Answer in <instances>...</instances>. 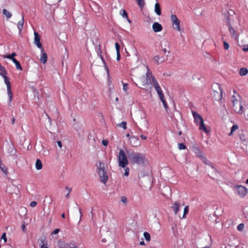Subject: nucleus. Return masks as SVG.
Returning <instances> with one entry per match:
<instances>
[{"mask_svg":"<svg viewBox=\"0 0 248 248\" xmlns=\"http://www.w3.org/2000/svg\"><path fill=\"white\" fill-rule=\"evenodd\" d=\"M127 123L126 122H123L120 124H117V126L119 127H122L124 129H126Z\"/></svg>","mask_w":248,"mask_h":248,"instance_id":"f704fd0d","label":"nucleus"},{"mask_svg":"<svg viewBox=\"0 0 248 248\" xmlns=\"http://www.w3.org/2000/svg\"><path fill=\"white\" fill-rule=\"evenodd\" d=\"M238 129V126L237 124H234L231 128V132L229 134V136L232 135L234 131Z\"/></svg>","mask_w":248,"mask_h":248,"instance_id":"473e14b6","label":"nucleus"},{"mask_svg":"<svg viewBox=\"0 0 248 248\" xmlns=\"http://www.w3.org/2000/svg\"><path fill=\"white\" fill-rule=\"evenodd\" d=\"M140 138L143 140H145L146 139V137L144 136V135H140Z\"/></svg>","mask_w":248,"mask_h":248,"instance_id":"e2e57ef3","label":"nucleus"},{"mask_svg":"<svg viewBox=\"0 0 248 248\" xmlns=\"http://www.w3.org/2000/svg\"><path fill=\"white\" fill-rule=\"evenodd\" d=\"M160 46L161 47V50L163 51L164 54H169L170 53V44L169 42L166 40L164 39L162 40L160 42Z\"/></svg>","mask_w":248,"mask_h":248,"instance_id":"9d476101","label":"nucleus"},{"mask_svg":"<svg viewBox=\"0 0 248 248\" xmlns=\"http://www.w3.org/2000/svg\"><path fill=\"white\" fill-rule=\"evenodd\" d=\"M180 207V204L177 202H174L172 206V208L175 215H176L179 211Z\"/></svg>","mask_w":248,"mask_h":248,"instance_id":"4be33fe9","label":"nucleus"},{"mask_svg":"<svg viewBox=\"0 0 248 248\" xmlns=\"http://www.w3.org/2000/svg\"><path fill=\"white\" fill-rule=\"evenodd\" d=\"M135 120L141 126H145L147 124L145 113L142 110H138L134 114Z\"/></svg>","mask_w":248,"mask_h":248,"instance_id":"39448f33","label":"nucleus"},{"mask_svg":"<svg viewBox=\"0 0 248 248\" xmlns=\"http://www.w3.org/2000/svg\"><path fill=\"white\" fill-rule=\"evenodd\" d=\"M222 213H223L222 208L221 207H217L216 208V210L215 212V215L219 216L221 215Z\"/></svg>","mask_w":248,"mask_h":248,"instance_id":"2f4dec72","label":"nucleus"},{"mask_svg":"<svg viewBox=\"0 0 248 248\" xmlns=\"http://www.w3.org/2000/svg\"><path fill=\"white\" fill-rule=\"evenodd\" d=\"M241 47H242V50L244 51L247 52L248 51V45H239Z\"/></svg>","mask_w":248,"mask_h":248,"instance_id":"a18cd8bd","label":"nucleus"},{"mask_svg":"<svg viewBox=\"0 0 248 248\" xmlns=\"http://www.w3.org/2000/svg\"><path fill=\"white\" fill-rule=\"evenodd\" d=\"M15 64L16 68L17 70H22V67L20 65V62L16 59H13L12 61Z\"/></svg>","mask_w":248,"mask_h":248,"instance_id":"c756f323","label":"nucleus"},{"mask_svg":"<svg viewBox=\"0 0 248 248\" xmlns=\"http://www.w3.org/2000/svg\"><path fill=\"white\" fill-rule=\"evenodd\" d=\"M143 236L146 241H149L150 240L151 237L150 234L148 232H144L143 233Z\"/></svg>","mask_w":248,"mask_h":248,"instance_id":"4c0bfd02","label":"nucleus"},{"mask_svg":"<svg viewBox=\"0 0 248 248\" xmlns=\"http://www.w3.org/2000/svg\"><path fill=\"white\" fill-rule=\"evenodd\" d=\"M153 29L155 32H157L162 30L161 25L157 22H155L153 24Z\"/></svg>","mask_w":248,"mask_h":248,"instance_id":"6ab92c4d","label":"nucleus"},{"mask_svg":"<svg viewBox=\"0 0 248 248\" xmlns=\"http://www.w3.org/2000/svg\"><path fill=\"white\" fill-rule=\"evenodd\" d=\"M128 89V87H127V84H124L123 85V90L124 91H126Z\"/></svg>","mask_w":248,"mask_h":248,"instance_id":"bf43d9fd","label":"nucleus"},{"mask_svg":"<svg viewBox=\"0 0 248 248\" xmlns=\"http://www.w3.org/2000/svg\"><path fill=\"white\" fill-rule=\"evenodd\" d=\"M147 72L146 74V77H143L137 81L140 88H144L146 87L147 85L151 84L152 81H153V77H155L148 68H147Z\"/></svg>","mask_w":248,"mask_h":248,"instance_id":"423d86ee","label":"nucleus"},{"mask_svg":"<svg viewBox=\"0 0 248 248\" xmlns=\"http://www.w3.org/2000/svg\"><path fill=\"white\" fill-rule=\"evenodd\" d=\"M239 73L241 76H244L248 73V70L246 68L243 67L240 69Z\"/></svg>","mask_w":248,"mask_h":248,"instance_id":"cd10ccee","label":"nucleus"},{"mask_svg":"<svg viewBox=\"0 0 248 248\" xmlns=\"http://www.w3.org/2000/svg\"><path fill=\"white\" fill-rule=\"evenodd\" d=\"M117 53V58H116V60L117 61H120V52H116Z\"/></svg>","mask_w":248,"mask_h":248,"instance_id":"4d7b16f0","label":"nucleus"},{"mask_svg":"<svg viewBox=\"0 0 248 248\" xmlns=\"http://www.w3.org/2000/svg\"><path fill=\"white\" fill-rule=\"evenodd\" d=\"M96 166L101 182L106 184L108 180V176L105 164L100 161H98L96 163Z\"/></svg>","mask_w":248,"mask_h":248,"instance_id":"7ed1b4c3","label":"nucleus"},{"mask_svg":"<svg viewBox=\"0 0 248 248\" xmlns=\"http://www.w3.org/2000/svg\"><path fill=\"white\" fill-rule=\"evenodd\" d=\"M121 202L124 203V204H126L127 202V198L125 196H122L121 197Z\"/></svg>","mask_w":248,"mask_h":248,"instance_id":"37998d69","label":"nucleus"},{"mask_svg":"<svg viewBox=\"0 0 248 248\" xmlns=\"http://www.w3.org/2000/svg\"><path fill=\"white\" fill-rule=\"evenodd\" d=\"M21 228H22V231H23V232H25V228H26V226H25V224H23L22 225Z\"/></svg>","mask_w":248,"mask_h":248,"instance_id":"680f3d73","label":"nucleus"},{"mask_svg":"<svg viewBox=\"0 0 248 248\" xmlns=\"http://www.w3.org/2000/svg\"><path fill=\"white\" fill-rule=\"evenodd\" d=\"M188 212V206H187L185 207L184 208V215L183 216V218L185 217L186 215L187 214Z\"/></svg>","mask_w":248,"mask_h":248,"instance_id":"c03bdc74","label":"nucleus"},{"mask_svg":"<svg viewBox=\"0 0 248 248\" xmlns=\"http://www.w3.org/2000/svg\"><path fill=\"white\" fill-rule=\"evenodd\" d=\"M1 239H3L4 240V242H7V238L6 237V233H3L1 237Z\"/></svg>","mask_w":248,"mask_h":248,"instance_id":"5fc2aeb1","label":"nucleus"},{"mask_svg":"<svg viewBox=\"0 0 248 248\" xmlns=\"http://www.w3.org/2000/svg\"><path fill=\"white\" fill-rule=\"evenodd\" d=\"M60 231V230L58 228L56 229L51 232V235H54L58 233Z\"/></svg>","mask_w":248,"mask_h":248,"instance_id":"3c124183","label":"nucleus"},{"mask_svg":"<svg viewBox=\"0 0 248 248\" xmlns=\"http://www.w3.org/2000/svg\"><path fill=\"white\" fill-rule=\"evenodd\" d=\"M1 76L3 78L4 82L7 86V93L9 98V102H11L12 101L13 94L11 89L10 82L6 76H4L3 74H1Z\"/></svg>","mask_w":248,"mask_h":248,"instance_id":"9b49d317","label":"nucleus"},{"mask_svg":"<svg viewBox=\"0 0 248 248\" xmlns=\"http://www.w3.org/2000/svg\"><path fill=\"white\" fill-rule=\"evenodd\" d=\"M224 48L225 49L227 50L229 48V45L228 43L225 41L223 42Z\"/></svg>","mask_w":248,"mask_h":248,"instance_id":"09e8293b","label":"nucleus"},{"mask_svg":"<svg viewBox=\"0 0 248 248\" xmlns=\"http://www.w3.org/2000/svg\"><path fill=\"white\" fill-rule=\"evenodd\" d=\"M24 22V16H22L21 19L20 21H19L17 23V28L20 32L22 31V30L23 29Z\"/></svg>","mask_w":248,"mask_h":248,"instance_id":"412c9836","label":"nucleus"},{"mask_svg":"<svg viewBox=\"0 0 248 248\" xmlns=\"http://www.w3.org/2000/svg\"><path fill=\"white\" fill-rule=\"evenodd\" d=\"M192 150L197 157H199L204 164L210 165L213 168L212 164L208 160L203 153L198 147H193Z\"/></svg>","mask_w":248,"mask_h":248,"instance_id":"0eeeda50","label":"nucleus"},{"mask_svg":"<svg viewBox=\"0 0 248 248\" xmlns=\"http://www.w3.org/2000/svg\"><path fill=\"white\" fill-rule=\"evenodd\" d=\"M131 140V142H136V143H134V146H136L139 144V139L138 138H136L135 137H133L131 138H130Z\"/></svg>","mask_w":248,"mask_h":248,"instance_id":"72a5a7b5","label":"nucleus"},{"mask_svg":"<svg viewBox=\"0 0 248 248\" xmlns=\"http://www.w3.org/2000/svg\"><path fill=\"white\" fill-rule=\"evenodd\" d=\"M153 84L154 86V87L156 91L157 92L158 94L159 97L160 98L162 97V98L163 96H164L163 93L162 92L161 88L159 86V84L155 77H153Z\"/></svg>","mask_w":248,"mask_h":248,"instance_id":"2eb2a0df","label":"nucleus"},{"mask_svg":"<svg viewBox=\"0 0 248 248\" xmlns=\"http://www.w3.org/2000/svg\"><path fill=\"white\" fill-rule=\"evenodd\" d=\"M48 118L49 122L50 123V124H51V122H52V120H51V118L49 116H48Z\"/></svg>","mask_w":248,"mask_h":248,"instance_id":"69168bd1","label":"nucleus"},{"mask_svg":"<svg viewBox=\"0 0 248 248\" xmlns=\"http://www.w3.org/2000/svg\"><path fill=\"white\" fill-rule=\"evenodd\" d=\"M103 145L107 146L108 144V141L107 140H103L102 141Z\"/></svg>","mask_w":248,"mask_h":248,"instance_id":"6e6d98bb","label":"nucleus"},{"mask_svg":"<svg viewBox=\"0 0 248 248\" xmlns=\"http://www.w3.org/2000/svg\"><path fill=\"white\" fill-rule=\"evenodd\" d=\"M153 60L157 64L162 63L167 60L165 59L164 57H160L159 55L155 56L153 58Z\"/></svg>","mask_w":248,"mask_h":248,"instance_id":"a211bd4d","label":"nucleus"},{"mask_svg":"<svg viewBox=\"0 0 248 248\" xmlns=\"http://www.w3.org/2000/svg\"><path fill=\"white\" fill-rule=\"evenodd\" d=\"M192 114L194 118L195 122L198 124L202 122L203 120L202 116L196 112L192 111Z\"/></svg>","mask_w":248,"mask_h":248,"instance_id":"f3484780","label":"nucleus"},{"mask_svg":"<svg viewBox=\"0 0 248 248\" xmlns=\"http://www.w3.org/2000/svg\"><path fill=\"white\" fill-rule=\"evenodd\" d=\"M120 14L124 17L127 18L128 16L126 11L125 10H122L120 12Z\"/></svg>","mask_w":248,"mask_h":248,"instance_id":"ea45409f","label":"nucleus"},{"mask_svg":"<svg viewBox=\"0 0 248 248\" xmlns=\"http://www.w3.org/2000/svg\"><path fill=\"white\" fill-rule=\"evenodd\" d=\"M41 245L40 248H48L47 241L46 238L41 239Z\"/></svg>","mask_w":248,"mask_h":248,"instance_id":"5701e85b","label":"nucleus"},{"mask_svg":"<svg viewBox=\"0 0 248 248\" xmlns=\"http://www.w3.org/2000/svg\"><path fill=\"white\" fill-rule=\"evenodd\" d=\"M65 189L67 190L68 192H67V194L66 195V197L67 198H69V195H70V193L71 192V190H72V188H70V187H68L67 186H66L65 187Z\"/></svg>","mask_w":248,"mask_h":248,"instance_id":"49530a36","label":"nucleus"},{"mask_svg":"<svg viewBox=\"0 0 248 248\" xmlns=\"http://www.w3.org/2000/svg\"><path fill=\"white\" fill-rule=\"evenodd\" d=\"M227 25L229 28V31L233 38L235 39H237V35L235 31L240 25L239 21L237 16H228L227 18Z\"/></svg>","mask_w":248,"mask_h":248,"instance_id":"f257e3e1","label":"nucleus"},{"mask_svg":"<svg viewBox=\"0 0 248 248\" xmlns=\"http://www.w3.org/2000/svg\"><path fill=\"white\" fill-rule=\"evenodd\" d=\"M72 245H73V244L65 243L64 241L61 240L58 242V247L59 248H72Z\"/></svg>","mask_w":248,"mask_h":248,"instance_id":"dca6fc26","label":"nucleus"},{"mask_svg":"<svg viewBox=\"0 0 248 248\" xmlns=\"http://www.w3.org/2000/svg\"><path fill=\"white\" fill-rule=\"evenodd\" d=\"M8 153L11 155H14L16 154V151L14 146L11 144L10 145L8 149Z\"/></svg>","mask_w":248,"mask_h":248,"instance_id":"b1692460","label":"nucleus"},{"mask_svg":"<svg viewBox=\"0 0 248 248\" xmlns=\"http://www.w3.org/2000/svg\"><path fill=\"white\" fill-rule=\"evenodd\" d=\"M244 228V224L243 223H241L239 224L237 227V230L239 231H242Z\"/></svg>","mask_w":248,"mask_h":248,"instance_id":"79ce46f5","label":"nucleus"},{"mask_svg":"<svg viewBox=\"0 0 248 248\" xmlns=\"http://www.w3.org/2000/svg\"><path fill=\"white\" fill-rule=\"evenodd\" d=\"M198 124H199V129L200 130H202L206 133L208 132V130L204 124L203 120L202 122H200Z\"/></svg>","mask_w":248,"mask_h":248,"instance_id":"a878e982","label":"nucleus"},{"mask_svg":"<svg viewBox=\"0 0 248 248\" xmlns=\"http://www.w3.org/2000/svg\"><path fill=\"white\" fill-rule=\"evenodd\" d=\"M101 59L102 60V61H103V62L104 63V64H105V68H106V69L107 72L108 74V71H109L108 68L106 64V62H105V61H104V59L103 58V57H102V56H101Z\"/></svg>","mask_w":248,"mask_h":248,"instance_id":"603ef678","label":"nucleus"},{"mask_svg":"<svg viewBox=\"0 0 248 248\" xmlns=\"http://www.w3.org/2000/svg\"><path fill=\"white\" fill-rule=\"evenodd\" d=\"M178 146L179 150L185 149L186 148V146L184 143H179L178 144Z\"/></svg>","mask_w":248,"mask_h":248,"instance_id":"a19ab883","label":"nucleus"},{"mask_svg":"<svg viewBox=\"0 0 248 248\" xmlns=\"http://www.w3.org/2000/svg\"><path fill=\"white\" fill-rule=\"evenodd\" d=\"M126 153L131 163L138 165L144 164L146 158L144 155L137 152H130L127 151H126Z\"/></svg>","mask_w":248,"mask_h":248,"instance_id":"f03ea898","label":"nucleus"},{"mask_svg":"<svg viewBox=\"0 0 248 248\" xmlns=\"http://www.w3.org/2000/svg\"><path fill=\"white\" fill-rule=\"evenodd\" d=\"M115 46L116 49V52H120V46L118 43L115 44Z\"/></svg>","mask_w":248,"mask_h":248,"instance_id":"8fccbe9b","label":"nucleus"},{"mask_svg":"<svg viewBox=\"0 0 248 248\" xmlns=\"http://www.w3.org/2000/svg\"><path fill=\"white\" fill-rule=\"evenodd\" d=\"M16 55V53L15 52L12 53L10 55H5L3 56V57L4 58H7L11 59L12 61H13V59L14 58V57Z\"/></svg>","mask_w":248,"mask_h":248,"instance_id":"7c9ffc66","label":"nucleus"},{"mask_svg":"<svg viewBox=\"0 0 248 248\" xmlns=\"http://www.w3.org/2000/svg\"><path fill=\"white\" fill-rule=\"evenodd\" d=\"M79 214H80V219H79V221H80L81 220V218L82 217V212H81L80 208H79Z\"/></svg>","mask_w":248,"mask_h":248,"instance_id":"0e129e2a","label":"nucleus"},{"mask_svg":"<svg viewBox=\"0 0 248 248\" xmlns=\"http://www.w3.org/2000/svg\"><path fill=\"white\" fill-rule=\"evenodd\" d=\"M34 43L36 46L40 48L41 51H44V48L42 46V45L40 42V37L39 34L37 32H34Z\"/></svg>","mask_w":248,"mask_h":248,"instance_id":"4468645a","label":"nucleus"},{"mask_svg":"<svg viewBox=\"0 0 248 248\" xmlns=\"http://www.w3.org/2000/svg\"><path fill=\"white\" fill-rule=\"evenodd\" d=\"M0 168L1 170L6 175L7 173V169L5 166H1L0 160Z\"/></svg>","mask_w":248,"mask_h":248,"instance_id":"e433bc0d","label":"nucleus"},{"mask_svg":"<svg viewBox=\"0 0 248 248\" xmlns=\"http://www.w3.org/2000/svg\"><path fill=\"white\" fill-rule=\"evenodd\" d=\"M237 194L241 197H245L247 193V189L241 185H237L234 187Z\"/></svg>","mask_w":248,"mask_h":248,"instance_id":"ddd939ff","label":"nucleus"},{"mask_svg":"<svg viewBox=\"0 0 248 248\" xmlns=\"http://www.w3.org/2000/svg\"><path fill=\"white\" fill-rule=\"evenodd\" d=\"M129 169L128 167H125L124 168V175L127 176L129 175Z\"/></svg>","mask_w":248,"mask_h":248,"instance_id":"de8ad7c7","label":"nucleus"},{"mask_svg":"<svg viewBox=\"0 0 248 248\" xmlns=\"http://www.w3.org/2000/svg\"><path fill=\"white\" fill-rule=\"evenodd\" d=\"M239 99L240 96L238 95H233L232 96V109L235 112L242 114L244 112V108L241 105Z\"/></svg>","mask_w":248,"mask_h":248,"instance_id":"20e7f679","label":"nucleus"},{"mask_svg":"<svg viewBox=\"0 0 248 248\" xmlns=\"http://www.w3.org/2000/svg\"><path fill=\"white\" fill-rule=\"evenodd\" d=\"M213 88L214 89H217V91H215V93H213L214 97L216 100H221L222 98V91L221 89L220 85L218 84H215Z\"/></svg>","mask_w":248,"mask_h":248,"instance_id":"1a4fd4ad","label":"nucleus"},{"mask_svg":"<svg viewBox=\"0 0 248 248\" xmlns=\"http://www.w3.org/2000/svg\"><path fill=\"white\" fill-rule=\"evenodd\" d=\"M128 164V160L124 151L120 150L118 155L119 166L124 168Z\"/></svg>","mask_w":248,"mask_h":248,"instance_id":"6e6552de","label":"nucleus"},{"mask_svg":"<svg viewBox=\"0 0 248 248\" xmlns=\"http://www.w3.org/2000/svg\"><path fill=\"white\" fill-rule=\"evenodd\" d=\"M160 98L162 102L163 103V105H164L166 110H167V109L168 108V107L167 103L165 100L164 96H163L162 98L161 97Z\"/></svg>","mask_w":248,"mask_h":248,"instance_id":"58836bf2","label":"nucleus"},{"mask_svg":"<svg viewBox=\"0 0 248 248\" xmlns=\"http://www.w3.org/2000/svg\"><path fill=\"white\" fill-rule=\"evenodd\" d=\"M35 166L37 170H40L42 169V163L41 161L39 159H37L36 160Z\"/></svg>","mask_w":248,"mask_h":248,"instance_id":"393cba45","label":"nucleus"},{"mask_svg":"<svg viewBox=\"0 0 248 248\" xmlns=\"http://www.w3.org/2000/svg\"><path fill=\"white\" fill-rule=\"evenodd\" d=\"M57 144H58V146L60 148H62V142L61 141H57Z\"/></svg>","mask_w":248,"mask_h":248,"instance_id":"052dcab7","label":"nucleus"},{"mask_svg":"<svg viewBox=\"0 0 248 248\" xmlns=\"http://www.w3.org/2000/svg\"><path fill=\"white\" fill-rule=\"evenodd\" d=\"M42 53V56L40 58V62L43 63L45 64L47 60V56L46 53L44 51H41Z\"/></svg>","mask_w":248,"mask_h":248,"instance_id":"aec40b11","label":"nucleus"},{"mask_svg":"<svg viewBox=\"0 0 248 248\" xmlns=\"http://www.w3.org/2000/svg\"><path fill=\"white\" fill-rule=\"evenodd\" d=\"M139 6L140 7L141 9H142L144 5V0H136Z\"/></svg>","mask_w":248,"mask_h":248,"instance_id":"c9c22d12","label":"nucleus"},{"mask_svg":"<svg viewBox=\"0 0 248 248\" xmlns=\"http://www.w3.org/2000/svg\"><path fill=\"white\" fill-rule=\"evenodd\" d=\"M140 245H144V242L143 241H141L140 243Z\"/></svg>","mask_w":248,"mask_h":248,"instance_id":"338daca9","label":"nucleus"},{"mask_svg":"<svg viewBox=\"0 0 248 248\" xmlns=\"http://www.w3.org/2000/svg\"><path fill=\"white\" fill-rule=\"evenodd\" d=\"M228 14L229 15V16H233L232 15L234 14V11L232 10H230L229 11H228Z\"/></svg>","mask_w":248,"mask_h":248,"instance_id":"13d9d810","label":"nucleus"},{"mask_svg":"<svg viewBox=\"0 0 248 248\" xmlns=\"http://www.w3.org/2000/svg\"><path fill=\"white\" fill-rule=\"evenodd\" d=\"M225 248H232L231 245H228Z\"/></svg>","mask_w":248,"mask_h":248,"instance_id":"774afa93","label":"nucleus"},{"mask_svg":"<svg viewBox=\"0 0 248 248\" xmlns=\"http://www.w3.org/2000/svg\"><path fill=\"white\" fill-rule=\"evenodd\" d=\"M155 12L158 16H160L161 14L160 5L158 3H156L155 6Z\"/></svg>","mask_w":248,"mask_h":248,"instance_id":"bb28decb","label":"nucleus"},{"mask_svg":"<svg viewBox=\"0 0 248 248\" xmlns=\"http://www.w3.org/2000/svg\"><path fill=\"white\" fill-rule=\"evenodd\" d=\"M170 20L171 21L172 26L174 29L180 31V21L176 15H172L170 16Z\"/></svg>","mask_w":248,"mask_h":248,"instance_id":"f8f14e48","label":"nucleus"},{"mask_svg":"<svg viewBox=\"0 0 248 248\" xmlns=\"http://www.w3.org/2000/svg\"><path fill=\"white\" fill-rule=\"evenodd\" d=\"M2 14L5 16V17L7 19L10 18L12 15L11 12H10L5 9H3Z\"/></svg>","mask_w":248,"mask_h":248,"instance_id":"c85d7f7f","label":"nucleus"},{"mask_svg":"<svg viewBox=\"0 0 248 248\" xmlns=\"http://www.w3.org/2000/svg\"><path fill=\"white\" fill-rule=\"evenodd\" d=\"M37 205V202L35 201H32L30 203V206L31 207H34Z\"/></svg>","mask_w":248,"mask_h":248,"instance_id":"864d4df0","label":"nucleus"}]
</instances>
